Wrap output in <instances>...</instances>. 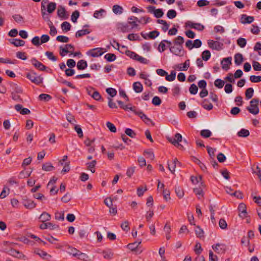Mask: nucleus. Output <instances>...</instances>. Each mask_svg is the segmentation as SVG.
Returning a JSON list of instances; mask_svg holds the SVG:
<instances>
[{"label": "nucleus", "instance_id": "f257e3e1", "mask_svg": "<svg viewBox=\"0 0 261 261\" xmlns=\"http://www.w3.org/2000/svg\"><path fill=\"white\" fill-rule=\"evenodd\" d=\"M26 77L36 85H38L43 83V78L40 76L37 75V73L33 70H31L30 72L27 73Z\"/></svg>", "mask_w": 261, "mask_h": 261}, {"label": "nucleus", "instance_id": "f03ea898", "mask_svg": "<svg viewBox=\"0 0 261 261\" xmlns=\"http://www.w3.org/2000/svg\"><path fill=\"white\" fill-rule=\"evenodd\" d=\"M259 100L258 98H253L250 101V107H247L246 109L253 115L257 114L259 112L258 108Z\"/></svg>", "mask_w": 261, "mask_h": 261}, {"label": "nucleus", "instance_id": "7ed1b4c3", "mask_svg": "<svg viewBox=\"0 0 261 261\" xmlns=\"http://www.w3.org/2000/svg\"><path fill=\"white\" fill-rule=\"evenodd\" d=\"M207 44L210 48L217 50H220L222 49L224 46L223 43L219 41H214L213 40H208Z\"/></svg>", "mask_w": 261, "mask_h": 261}, {"label": "nucleus", "instance_id": "20e7f679", "mask_svg": "<svg viewBox=\"0 0 261 261\" xmlns=\"http://www.w3.org/2000/svg\"><path fill=\"white\" fill-rule=\"evenodd\" d=\"M22 200L23 205L27 209L32 210L36 207V204L34 201L29 199L27 196H24Z\"/></svg>", "mask_w": 261, "mask_h": 261}, {"label": "nucleus", "instance_id": "39448f33", "mask_svg": "<svg viewBox=\"0 0 261 261\" xmlns=\"http://www.w3.org/2000/svg\"><path fill=\"white\" fill-rule=\"evenodd\" d=\"M103 49H104L101 47L94 48L88 50L87 52V55L92 57H98L101 56L103 54Z\"/></svg>", "mask_w": 261, "mask_h": 261}, {"label": "nucleus", "instance_id": "423d86ee", "mask_svg": "<svg viewBox=\"0 0 261 261\" xmlns=\"http://www.w3.org/2000/svg\"><path fill=\"white\" fill-rule=\"evenodd\" d=\"M4 252H6L10 255L18 258H21L24 257V255L22 253L19 252L18 250H16L12 248H11L10 249H5Z\"/></svg>", "mask_w": 261, "mask_h": 261}, {"label": "nucleus", "instance_id": "0eeeda50", "mask_svg": "<svg viewBox=\"0 0 261 261\" xmlns=\"http://www.w3.org/2000/svg\"><path fill=\"white\" fill-rule=\"evenodd\" d=\"M170 51L176 56H182L184 55V50L182 46H170Z\"/></svg>", "mask_w": 261, "mask_h": 261}, {"label": "nucleus", "instance_id": "6e6552de", "mask_svg": "<svg viewBox=\"0 0 261 261\" xmlns=\"http://www.w3.org/2000/svg\"><path fill=\"white\" fill-rule=\"evenodd\" d=\"M213 249L219 254L224 253L226 250V246L224 244L217 243L212 246Z\"/></svg>", "mask_w": 261, "mask_h": 261}, {"label": "nucleus", "instance_id": "1a4fd4ad", "mask_svg": "<svg viewBox=\"0 0 261 261\" xmlns=\"http://www.w3.org/2000/svg\"><path fill=\"white\" fill-rule=\"evenodd\" d=\"M57 15L63 20L67 19L69 16L65 8L61 5L58 6Z\"/></svg>", "mask_w": 261, "mask_h": 261}, {"label": "nucleus", "instance_id": "9d476101", "mask_svg": "<svg viewBox=\"0 0 261 261\" xmlns=\"http://www.w3.org/2000/svg\"><path fill=\"white\" fill-rule=\"evenodd\" d=\"M31 62L32 65L37 69L40 71H44L46 67L42 63L39 62L36 58H33L31 59Z\"/></svg>", "mask_w": 261, "mask_h": 261}, {"label": "nucleus", "instance_id": "9b49d317", "mask_svg": "<svg viewBox=\"0 0 261 261\" xmlns=\"http://www.w3.org/2000/svg\"><path fill=\"white\" fill-rule=\"evenodd\" d=\"M232 58L231 57L223 58L221 61V64L222 69L225 70H227L229 69V66L231 64Z\"/></svg>", "mask_w": 261, "mask_h": 261}, {"label": "nucleus", "instance_id": "f8f14e48", "mask_svg": "<svg viewBox=\"0 0 261 261\" xmlns=\"http://www.w3.org/2000/svg\"><path fill=\"white\" fill-rule=\"evenodd\" d=\"M141 243V241H137L133 243H129L127 245V247L132 251H136L137 253H140L141 251H138V247Z\"/></svg>", "mask_w": 261, "mask_h": 261}, {"label": "nucleus", "instance_id": "ddd939ff", "mask_svg": "<svg viewBox=\"0 0 261 261\" xmlns=\"http://www.w3.org/2000/svg\"><path fill=\"white\" fill-rule=\"evenodd\" d=\"M137 115L139 116L140 118L147 124H149V123H151L152 125H154V123L152 122V121L147 117V116L144 114L142 111H138L137 113Z\"/></svg>", "mask_w": 261, "mask_h": 261}, {"label": "nucleus", "instance_id": "4468645a", "mask_svg": "<svg viewBox=\"0 0 261 261\" xmlns=\"http://www.w3.org/2000/svg\"><path fill=\"white\" fill-rule=\"evenodd\" d=\"M238 211L240 212V217L244 218L247 217L246 206L244 203H241L239 205Z\"/></svg>", "mask_w": 261, "mask_h": 261}, {"label": "nucleus", "instance_id": "2eb2a0df", "mask_svg": "<svg viewBox=\"0 0 261 261\" xmlns=\"http://www.w3.org/2000/svg\"><path fill=\"white\" fill-rule=\"evenodd\" d=\"M15 109L19 112L21 115H28L30 113V111L27 108H23L20 104H17L15 106Z\"/></svg>", "mask_w": 261, "mask_h": 261}, {"label": "nucleus", "instance_id": "dca6fc26", "mask_svg": "<svg viewBox=\"0 0 261 261\" xmlns=\"http://www.w3.org/2000/svg\"><path fill=\"white\" fill-rule=\"evenodd\" d=\"M254 19L253 16H249L245 14H243L241 16V22L242 23H251L254 21Z\"/></svg>", "mask_w": 261, "mask_h": 261}, {"label": "nucleus", "instance_id": "f3484780", "mask_svg": "<svg viewBox=\"0 0 261 261\" xmlns=\"http://www.w3.org/2000/svg\"><path fill=\"white\" fill-rule=\"evenodd\" d=\"M9 41L11 44L16 47L23 46L25 44L24 40L18 39H10Z\"/></svg>", "mask_w": 261, "mask_h": 261}, {"label": "nucleus", "instance_id": "a211bd4d", "mask_svg": "<svg viewBox=\"0 0 261 261\" xmlns=\"http://www.w3.org/2000/svg\"><path fill=\"white\" fill-rule=\"evenodd\" d=\"M34 253L44 259L46 258L47 256L50 257V255L48 254L47 252L40 249L38 248H36L34 250Z\"/></svg>", "mask_w": 261, "mask_h": 261}, {"label": "nucleus", "instance_id": "6ab92c4d", "mask_svg": "<svg viewBox=\"0 0 261 261\" xmlns=\"http://www.w3.org/2000/svg\"><path fill=\"white\" fill-rule=\"evenodd\" d=\"M39 219L41 222H45L47 221L50 220L51 219V216L48 213L44 212L40 216Z\"/></svg>", "mask_w": 261, "mask_h": 261}, {"label": "nucleus", "instance_id": "aec40b11", "mask_svg": "<svg viewBox=\"0 0 261 261\" xmlns=\"http://www.w3.org/2000/svg\"><path fill=\"white\" fill-rule=\"evenodd\" d=\"M192 160L194 162H195L196 164L198 165L201 169L204 171L206 172L207 170V168L205 165L202 163L199 159L196 158V157L193 156Z\"/></svg>", "mask_w": 261, "mask_h": 261}, {"label": "nucleus", "instance_id": "412c9836", "mask_svg": "<svg viewBox=\"0 0 261 261\" xmlns=\"http://www.w3.org/2000/svg\"><path fill=\"white\" fill-rule=\"evenodd\" d=\"M133 89L137 93H140L143 90V86L139 82H135L133 85Z\"/></svg>", "mask_w": 261, "mask_h": 261}, {"label": "nucleus", "instance_id": "4be33fe9", "mask_svg": "<svg viewBox=\"0 0 261 261\" xmlns=\"http://www.w3.org/2000/svg\"><path fill=\"white\" fill-rule=\"evenodd\" d=\"M87 63L84 60H81L77 63V68L79 70H84L87 67Z\"/></svg>", "mask_w": 261, "mask_h": 261}, {"label": "nucleus", "instance_id": "5701e85b", "mask_svg": "<svg viewBox=\"0 0 261 261\" xmlns=\"http://www.w3.org/2000/svg\"><path fill=\"white\" fill-rule=\"evenodd\" d=\"M234 62L237 65H240L243 61V55L240 53H237L234 55Z\"/></svg>", "mask_w": 261, "mask_h": 261}, {"label": "nucleus", "instance_id": "b1692460", "mask_svg": "<svg viewBox=\"0 0 261 261\" xmlns=\"http://www.w3.org/2000/svg\"><path fill=\"white\" fill-rule=\"evenodd\" d=\"M57 7L56 3L55 2H50L47 6V11L49 13H52L56 10Z\"/></svg>", "mask_w": 261, "mask_h": 261}, {"label": "nucleus", "instance_id": "393cba45", "mask_svg": "<svg viewBox=\"0 0 261 261\" xmlns=\"http://www.w3.org/2000/svg\"><path fill=\"white\" fill-rule=\"evenodd\" d=\"M90 32L91 31L88 29H83L77 31L75 36L76 38H79L84 35L89 34Z\"/></svg>", "mask_w": 261, "mask_h": 261}, {"label": "nucleus", "instance_id": "a878e982", "mask_svg": "<svg viewBox=\"0 0 261 261\" xmlns=\"http://www.w3.org/2000/svg\"><path fill=\"white\" fill-rule=\"evenodd\" d=\"M119 28L120 29L122 32H129L130 30L128 22L126 23H119Z\"/></svg>", "mask_w": 261, "mask_h": 261}, {"label": "nucleus", "instance_id": "bb28decb", "mask_svg": "<svg viewBox=\"0 0 261 261\" xmlns=\"http://www.w3.org/2000/svg\"><path fill=\"white\" fill-rule=\"evenodd\" d=\"M208 102L207 99H204L202 102V107L207 110H211L213 108V106L211 103L207 104V103Z\"/></svg>", "mask_w": 261, "mask_h": 261}, {"label": "nucleus", "instance_id": "cd10ccee", "mask_svg": "<svg viewBox=\"0 0 261 261\" xmlns=\"http://www.w3.org/2000/svg\"><path fill=\"white\" fill-rule=\"evenodd\" d=\"M102 253L103 255V257L106 259H110L113 257L114 253L110 250L107 251L104 250Z\"/></svg>", "mask_w": 261, "mask_h": 261}, {"label": "nucleus", "instance_id": "c85d7f7f", "mask_svg": "<svg viewBox=\"0 0 261 261\" xmlns=\"http://www.w3.org/2000/svg\"><path fill=\"white\" fill-rule=\"evenodd\" d=\"M54 169V167L50 163H46L42 166V169L46 171H50Z\"/></svg>", "mask_w": 261, "mask_h": 261}, {"label": "nucleus", "instance_id": "c756f323", "mask_svg": "<svg viewBox=\"0 0 261 261\" xmlns=\"http://www.w3.org/2000/svg\"><path fill=\"white\" fill-rule=\"evenodd\" d=\"M206 149L207 150V152L209 154V156L210 157V160L214 159L215 157V152L216 149L215 148H213L210 146H206Z\"/></svg>", "mask_w": 261, "mask_h": 261}, {"label": "nucleus", "instance_id": "7c9ffc66", "mask_svg": "<svg viewBox=\"0 0 261 261\" xmlns=\"http://www.w3.org/2000/svg\"><path fill=\"white\" fill-rule=\"evenodd\" d=\"M71 24L67 21L63 22L61 24V28L63 31L68 32L71 29Z\"/></svg>", "mask_w": 261, "mask_h": 261}, {"label": "nucleus", "instance_id": "2f4dec72", "mask_svg": "<svg viewBox=\"0 0 261 261\" xmlns=\"http://www.w3.org/2000/svg\"><path fill=\"white\" fill-rule=\"evenodd\" d=\"M250 134L249 131L247 129L242 128L238 133V135L240 137H247Z\"/></svg>", "mask_w": 261, "mask_h": 261}, {"label": "nucleus", "instance_id": "473e14b6", "mask_svg": "<svg viewBox=\"0 0 261 261\" xmlns=\"http://www.w3.org/2000/svg\"><path fill=\"white\" fill-rule=\"evenodd\" d=\"M190 61L189 59L186 60L183 64V66L181 67L178 66V68L180 71H187L190 66Z\"/></svg>", "mask_w": 261, "mask_h": 261}, {"label": "nucleus", "instance_id": "72a5a7b5", "mask_svg": "<svg viewBox=\"0 0 261 261\" xmlns=\"http://www.w3.org/2000/svg\"><path fill=\"white\" fill-rule=\"evenodd\" d=\"M201 57L204 61H207L211 57V53L208 50H204L201 54Z\"/></svg>", "mask_w": 261, "mask_h": 261}, {"label": "nucleus", "instance_id": "f704fd0d", "mask_svg": "<svg viewBox=\"0 0 261 261\" xmlns=\"http://www.w3.org/2000/svg\"><path fill=\"white\" fill-rule=\"evenodd\" d=\"M113 11L116 14H121L123 12V8L119 5H115L113 7Z\"/></svg>", "mask_w": 261, "mask_h": 261}, {"label": "nucleus", "instance_id": "c9c22d12", "mask_svg": "<svg viewBox=\"0 0 261 261\" xmlns=\"http://www.w3.org/2000/svg\"><path fill=\"white\" fill-rule=\"evenodd\" d=\"M159 34L160 32L159 31L154 30L148 33L147 36L149 39H154L159 35Z\"/></svg>", "mask_w": 261, "mask_h": 261}, {"label": "nucleus", "instance_id": "e433bc0d", "mask_svg": "<svg viewBox=\"0 0 261 261\" xmlns=\"http://www.w3.org/2000/svg\"><path fill=\"white\" fill-rule=\"evenodd\" d=\"M254 90L252 88H249L245 91V96L246 99H249L253 96Z\"/></svg>", "mask_w": 261, "mask_h": 261}, {"label": "nucleus", "instance_id": "4c0bfd02", "mask_svg": "<svg viewBox=\"0 0 261 261\" xmlns=\"http://www.w3.org/2000/svg\"><path fill=\"white\" fill-rule=\"evenodd\" d=\"M175 193L177 196L179 198H181L184 195V190L180 187H175Z\"/></svg>", "mask_w": 261, "mask_h": 261}, {"label": "nucleus", "instance_id": "58836bf2", "mask_svg": "<svg viewBox=\"0 0 261 261\" xmlns=\"http://www.w3.org/2000/svg\"><path fill=\"white\" fill-rule=\"evenodd\" d=\"M11 86L12 88V89L13 90V92H14V93H21L22 92V89L19 87L17 84L14 83L11 84Z\"/></svg>", "mask_w": 261, "mask_h": 261}, {"label": "nucleus", "instance_id": "ea45409f", "mask_svg": "<svg viewBox=\"0 0 261 261\" xmlns=\"http://www.w3.org/2000/svg\"><path fill=\"white\" fill-rule=\"evenodd\" d=\"M194 193L198 196V198L200 199L203 196V192L201 187L198 188H194L193 189Z\"/></svg>", "mask_w": 261, "mask_h": 261}, {"label": "nucleus", "instance_id": "a19ab883", "mask_svg": "<svg viewBox=\"0 0 261 261\" xmlns=\"http://www.w3.org/2000/svg\"><path fill=\"white\" fill-rule=\"evenodd\" d=\"M105 58L109 62H112L116 60V56L114 54L109 53L105 56Z\"/></svg>", "mask_w": 261, "mask_h": 261}, {"label": "nucleus", "instance_id": "79ce46f5", "mask_svg": "<svg viewBox=\"0 0 261 261\" xmlns=\"http://www.w3.org/2000/svg\"><path fill=\"white\" fill-rule=\"evenodd\" d=\"M184 42V38L181 36H178L177 38H175L174 40V43L175 45L177 46H182V44Z\"/></svg>", "mask_w": 261, "mask_h": 261}, {"label": "nucleus", "instance_id": "37998d69", "mask_svg": "<svg viewBox=\"0 0 261 261\" xmlns=\"http://www.w3.org/2000/svg\"><path fill=\"white\" fill-rule=\"evenodd\" d=\"M168 141L171 142L172 144H173L175 146L177 147L178 148L180 149H183L184 147L183 145L180 144V143H177V141H176L175 138H169Z\"/></svg>", "mask_w": 261, "mask_h": 261}, {"label": "nucleus", "instance_id": "c03bdc74", "mask_svg": "<svg viewBox=\"0 0 261 261\" xmlns=\"http://www.w3.org/2000/svg\"><path fill=\"white\" fill-rule=\"evenodd\" d=\"M224 84V81L219 79L216 80L214 83L215 86L219 89L223 88Z\"/></svg>", "mask_w": 261, "mask_h": 261}, {"label": "nucleus", "instance_id": "a18cd8bd", "mask_svg": "<svg viewBox=\"0 0 261 261\" xmlns=\"http://www.w3.org/2000/svg\"><path fill=\"white\" fill-rule=\"evenodd\" d=\"M39 98L41 100L48 101L51 99V96L50 95L47 94H41L39 96Z\"/></svg>", "mask_w": 261, "mask_h": 261}, {"label": "nucleus", "instance_id": "49530a36", "mask_svg": "<svg viewBox=\"0 0 261 261\" xmlns=\"http://www.w3.org/2000/svg\"><path fill=\"white\" fill-rule=\"evenodd\" d=\"M56 40L59 42L67 43L69 41V38L65 36L60 35L57 37Z\"/></svg>", "mask_w": 261, "mask_h": 261}, {"label": "nucleus", "instance_id": "de8ad7c7", "mask_svg": "<svg viewBox=\"0 0 261 261\" xmlns=\"http://www.w3.org/2000/svg\"><path fill=\"white\" fill-rule=\"evenodd\" d=\"M176 77V72L174 70H172L171 72L170 75H166V80L168 81L171 82L175 80Z\"/></svg>", "mask_w": 261, "mask_h": 261}, {"label": "nucleus", "instance_id": "09e8293b", "mask_svg": "<svg viewBox=\"0 0 261 261\" xmlns=\"http://www.w3.org/2000/svg\"><path fill=\"white\" fill-rule=\"evenodd\" d=\"M200 135L203 138H208L212 135V133L209 129H203L200 132Z\"/></svg>", "mask_w": 261, "mask_h": 261}, {"label": "nucleus", "instance_id": "8fccbe9b", "mask_svg": "<svg viewBox=\"0 0 261 261\" xmlns=\"http://www.w3.org/2000/svg\"><path fill=\"white\" fill-rule=\"evenodd\" d=\"M195 232L196 236L199 238H201L203 237L204 232L203 230L201 229L198 226H197L196 227V229H195Z\"/></svg>", "mask_w": 261, "mask_h": 261}, {"label": "nucleus", "instance_id": "3c124183", "mask_svg": "<svg viewBox=\"0 0 261 261\" xmlns=\"http://www.w3.org/2000/svg\"><path fill=\"white\" fill-rule=\"evenodd\" d=\"M78 252H79V250L75 248L69 247L68 248V253L70 255H72L74 257L77 256Z\"/></svg>", "mask_w": 261, "mask_h": 261}, {"label": "nucleus", "instance_id": "603ef678", "mask_svg": "<svg viewBox=\"0 0 261 261\" xmlns=\"http://www.w3.org/2000/svg\"><path fill=\"white\" fill-rule=\"evenodd\" d=\"M125 133L127 136H128L129 137H130L132 138H135V137L136 136V133L134 130H133L132 129L129 128H126V129L125 130Z\"/></svg>", "mask_w": 261, "mask_h": 261}, {"label": "nucleus", "instance_id": "864d4df0", "mask_svg": "<svg viewBox=\"0 0 261 261\" xmlns=\"http://www.w3.org/2000/svg\"><path fill=\"white\" fill-rule=\"evenodd\" d=\"M126 55L134 60H136V58L138 56L137 54L130 50H126Z\"/></svg>", "mask_w": 261, "mask_h": 261}, {"label": "nucleus", "instance_id": "5fc2aeb1", "mask_svg": "<svg viewBox=\"0 0 261 261\" xmlns=\"http://www.w3.org/2000/svg\"><path fill=\"white\" fill-rule=\"evenodd\" d=\"M96 164V161L95 160H93L91 162H89L87 164L88 165V169L90 170L92 173H94L95 171L94 168Z\"/></svg>", "mask_w": 261, "mask_h": 261}, {"label": "nucleus", "instance_id": "6e6d98bb", "mask_svg": "<svg viewBox=\"0 0 261 261\" xmlns=\"http://www.w3.org/2000/svg\"><path fill=\"white\" fill-rule=\"evenodd\" d=\"M176 15V12L173 9L169 10L167 13V16L169 19H173L175 18Z\"/></svg>", "mask_w": 261, "mask_h": 261}, {"label": "nucleus", "instance_id": "4d7b16f0", "mask_svg": "<svg viewBox=\"0 0 261 261\" xmlns=\"http://www.w3.org/2000/svg\"><path fill=\"white\" fill-rule=\"evenodd\" d=\"M237 44L240 47H244L246 45V40L245 38L240 37L237 40Z\"/></svg>", "mask_w": 261, "mask_h": 261}, {"label": "nucleus", "instance_id": "13d9d810", "mask_svg": "<svg viewBox=\"0 0 261 261\" xmlns=\"http://www.w3.org/2000/svg\"><path fill=\"white\" fill-rule=\"evenodd\" d=\"M80 16V12L77 10L74 11L71 15V20L75 23L77 21V18Z\"/></svg>", "mask_w": 261, "mask_h": 261}, {"label": "nucleus", "instance_id": "bf43d9fd", "mask_svg": "<svg viewBox=\"0 0 261 261\" xmlns=\"http://www.w3.org/2000/svg\"><path fill=\"white\" fill-rule=\"evenodd\" d=\"M127 39L130 41L140 40V38L137 34H129L127 36Z\"/></svg>", "mask_w": 261, "mask_h": 261}, {"label": "nucleus", "instance_id": "052dcab7", "mask_svg": "<svg viewBox=\"0 0 261 261\" xmlns=\"http://www.w3.org/2000/svg\"><path fill=\"white\" fill-rule=\"evenodd\" d=\"M162 100L161 98L157 96H154L152 99V103L155 106H160Z\"/></svg>", "mask_w": 261, "mask_h": 261}, {"label": "nucleus", "instance_id": "680f3d73", "mask_svg": "<svg viewBox=\"0 0 261 261\" xmlns=\"http://www.w3.org/2000/svg\"><path fill=\"white\" fill-rule=\"evenodd\" d=\"M189 91L191 94H196L198 92V87L195 84H192L189 88Z\"/></svg>", "mask_w": 261, "mask_h": 261}, {"label": "nucleus", "instance_id": "e2e57ef3", "mask_svg": "<svg viewBox=\"0 0 261 261\" xmlns=\"http://www.w3.org/2000/svg\"><path fill=\"white\" fill-rule=\"evenodd\" d=\"M153 14L156 18H159L163 16L164 12L162 9H155Z\"/></svg>", "mask_w": 261, "mask_h": 261}, {"label": "nucleus", "instance_id": "0e129e2a", "mask_svg": "<svg viewBox=\"0 0 261 261\" xmlns=\"http://www.w3.org/2000/svg\"><path fill=\"white\" fill-rule=\"evenodd\" d=\"M106 92L111 97H114L117 94V91L115 89L112 88H108L106 89Z\"/></svg>", "mask_w": 261, "mask_h": 261}, {"label": "nucleus", "instance_id": "69168bd1", "mask_svg": "<svg viewBox=\"0 0 261 261\" xmlns=\"http://www.w3.org/2000/svg\"><path fill=\"white\" fill-rule=\"evenodd\" d=\"M249 79L252 83H258L261 82V76L251 75Z\"/></svg>", "mask_w": 261, "mask_h": 261}, {"label": "nucleus", "instance_id": "338daca9", "mask_svg": "<svg viewBox=\"0 0 261 261\" xmlns=\"http://www.w3.org/2000/svg\"><path fill=\"white\" fill-rule=\"evenodd\" d=\"M106 125L107 127L109 129V130L112 133L116 132V127L115 126L110 122H107L106 123Z\"/></svg>", "mask_w": 261, "mask_h": 261}, {"label": "nucleus", "instance_id": "774afa93", "mask_svg": "<svg viewBox=\"0 0 261 261\" xmlns=\"http://www.w3.org/2000/svg\"><path fill=\"white\" fill-rule=\"evenodd\" d=\"M15 21L17 23L23 22V17L19 14H15L12 16Z\"/></svg>", "mask_w": 261, "mask_h": 261}]
</instances>
